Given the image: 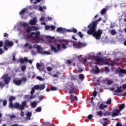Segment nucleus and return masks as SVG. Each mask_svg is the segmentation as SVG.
Listing matches in <instances>:
<instances>
[{
  "label": "nucleus",
  "instance_id": "13",
  "mask_svg": "<svg viewBox=\"0 0 126 126\" xmlns=\"http://www.w3.org/2000/svg\"><path fill=\"white\" fill-rule=\"evenodd\" d=\"M33 8L35 9H38L39 10V11H44V10H46V9H47V7L46 6H43L42 7L40 5H37L35 7H33Z\"/></svg>",
  "mask_w": 126,
  "mask_h": 126
},
{
  "label": "nucleus",
  "instance_id": "44",
  "mask_svg": "<svg viewBox=\"0 0 126 126\" xmlns=\"http://www.w3.org/2000/svg\"><path fill=\"white\" fill-rule=\"evenodd\" d=\"M111 102H112V99H111V98H110L107 101L106 104H107V105H110V104H111Z\"/></svg>",
  "mask_w": 126,
  "mask_h": 126
},
{
  "label": "nucleus",
  "instance_id": "6",
  "mask_svg": "<svg viewBox=\"0 0 126 126\" xmlns=\"http://www.w3.org/2000/svg\"><path fill=\"white\" fill-rule=\"evenodd\" d=\"M45 84L41 85H36L33 86V88L32 89V94L35 93V90H44L45 89Z\"/></svg>",
  "mask_w": 126,
  "mask_h": 126
},
{
  "label": "nucleus",
  "instance_id": "23",
  "mask_svg": "<svg viewBox=\"0 0 126 126\" xmlns=\"http://www.w3.org/2000/svg\"><path fill=\"white\" fill-rule=\"evenodd\" d=\"M65 32H73L74 33H76L77 30L74 28H72L71 29L65 30Z\"/></svg>",
  "mask_w": 126,
  "mask_h": 126
},
{
  "label": "nucleus",
  "instance_id": "59",
  "mask_svg": "<svg viewBox=\"0 0 126 126\" xmlns=\"http://www.w3.org/2000/svg\"><path fill=\"white\" fill-rule=\"evenodd\" d=\"M97 95V92H96L95 91L93 93V96L94 97H96Z\"/></svg>",
  "mask_w": 126,
  "mask_h": 126
},
{
  "label": "nucleus",
  "instance_id": "1",
  "mask_svg": "<svg viewBox=\"0 0 126 126\" xmlns=\"http://www.w3.org/2000/svg\"><path fill=\"white\" fill-rule=\"evenodd\" d=\"M32 43H45V40L47 39H51L49 45L51 48V50L58 53L62 49H66V46L71 47L73 46L76 49H80L82 48V43L73 42L72 41H66L64 39H62L60 41L61 44L57 43L55 42V36L52 37L50 35H41L39 32H32Z\"/></svg>",
  "mask_w": 126,
  "mask_h": 126
},
{
  "label": "nucleus",
  "instance_id": "61",
  "mask_svg": "<svg viewBox=\"0 0 126 126\" xmlns=\"http://www.w3.org/2000/svg\"><path fill=\"white\" fill-rule=\"evenodd\" d=\"M3 36L4 37H8V34L7 33H4Z\"/></svg>",
  "mask_w": 126,
  "mask_h": 126
},
{
  "label": "nucleus",
  "instance_id": "18",
  "mask_svg": "<svg viewBox=\"0 0 126 126\" xmlns=\"http://www.w3.org/2000/svg\"><path fill=\"white\" fill-rule=\"evenodd\" d=\"M99 72L100 70L97 66H95V68H93L91 71L92 73H93L94 74H95V73H99Z\"/></svg>",
  "mask_w": 126,
  "mask_h": 126
},
{
  "label": "nucleus",
  "instance_id": "49",
  "mask_svg": "<svg viewBox=\"0 0 126 126\" xmlns=\"http://www.w3.org/2000/svg\"><path fill=\"white\" fill-rule=\"evenodd\" d=\"M92 118H93V115L90 114L88 116V119L89 120H91V119H92Z\"/></svg>",
  "mask_w": 126,
  "mask_h": 126
},
{
  "label": "nucleus",
  "instance_id": "31",
  "mask_svg": "<svg viewBox=\"0 0 126 126\" xmlns=\"http://www.w3.org/2000/svg\"><path fill=\"white\" fill-rule=\"evenodd\" d=\"M20 80L21 81V83H22V82H24V83H25V82H26V81H27V78H26L25 77H22L20 79Z\"/></svg>",
  "mask_w": 126,
  "mask_h": 126
},
{
  "label": "nucleus",
  "instance_id": "36",
  "mask_svg": "<svg viewBox=\"0 0 126 126\" xmlns=\"http://www.w3.org/2000/svg\"><path fill=\"white\" fill-rule=\"evenodd\" d=\"M103 121H105V122H104L103 123V126H107V121H108V119L107 118H104L103 119Z\"/></svg>",
  "mask_w": 126,
  "mask_h": 126
},
{
  "label": "nucleus",
  "instance_id": "16",
  "mask_svg": "<svg viewBox=\"0 0 126 126\" xmlns=\"http://www.w3.org/2000/svg\"><path fill=\"white\" fill-rule=\"evenodd\" d=\"M13 82L15 85H17V86H19L21 85V80L18 79H14L13 81Z\"/></svg>",
  "mask_w": 126,
  "mask_h": 126
},
{
  "label": "nucleus",
  "instance_id": "34",
  "mask_svg": "<svg viewBox=\"0 0 126 126\" xmlns=\"http://www.w3.org/2000/svg\"><path fill=\"white\" fill-rule=\"evenodd\" d=\"M36 113L37 112H40L41 111H42V108L41 107H38L35 110Z\"/></svg>",
  "mask_w": 126,
  "mask_h": 126
},
{
  "label": "nucleus",
  "instance_id": "26",
  "mask_svg": "<svg viewBox=\"0 0 126 126\" xmlns=\"http://www.w3.org/2000/svg\"><path fill=\"white\" fill-rule=\"evenodd\" d=\"M70 99L71 100H74V101H77L78 98L76 97V96H73V95H71L70 96Z\"/></svg>",
  "mask_w": 126,
  "mask_h": 126
},
{
  "label": "nucleus",
  "instance_id": "39",
  "mask_svg": "<svg viewBox=\"0 0 126 126\" xmlns=\"http://www.w3.org/2000/svg\"><path fill=\"white\" fill-rule=\"evenodd\" d=\"M110 32L111 33V34L112 35H116L117 34V32H116V30H111Z\"/></svg>",
  "mask_w": 126,
  "mask_h": 126
},
{
  "label": "nucleus",
  "instance_id": "8",
  "mask_svg": "<svg viewBox=\"0 0 126 126\" xmlns=\"http://www.w3.org/2000/svg\"><path fill=\"white\" fill-rule=\"evenodd\" d=\"M32 31V27H31L30 28H28L26 30V32L27 33V35L26 36V38L27 40V41H32V32H31L30 34L29 33Z\"/></svg>",
  "mask_w": 126,
  "mask_h": 126
},
{
  "label": "nucleus",
  "instance_id": "12",
  "mask_svg": "<svg viewBox=\"0 0 126 126\" xmlns=\"http://www.w3.org/2000/svg\"><path fill=\"white\" fill-rule=\"evenodd\" d=\"M31 9V6H29V7L28 8H24L23 9H22L19 13V15H20V16H21V17H22V18H23V17H24V14H25V13H26V11H27V10L28 9Z\"/></svg>",
  "mask_w": 126,
  "mask_h": 126
},
{
  "label": "nucleus",
  "instance_id": "50",
  "mask_svg": "<svg viewBox=\"0 0 126 126\" xmlns=\"http://www.w3.org/2000/svg\"><path fill=\"white\" fill-rule=\"evenodd\" d=\"M40 21H44V20H45V16H42L40 19H39Z\"/></svg>",
  "mask_w": 126,
  "mask_h": 126
},
{
  "label": "nucleus",
  "instance_id": "22",
  "mask_svg": "<svg viewBox=\"0 0 126 126\" xmlns=\"http://www.w3.org/2000/svg\"><path fill=\"white\" fill-rule=\"evenodd\" d=\"M57 32H59V33H64L65 32V30L64 28H58L57 30Z\"/></svg>",
  "mask_w": 126,
  "mask_h": 126
},
{
  "label": "nucleus",
  "instance_id": "7",
  "mask_svg": "<svg viewBox=\"0 0 126 126\" xmlns=\"http://www.w3.org/2000/svg\"><path fill=\"white\" fill-rule=\"evenodd\" d=\"M33 49H36L37 50L38 52H39V54H43V55H50L51 53L48 52L47 51H42V48H41V46L39 45H37V44H34L33 46Z\"/></svg>",
  "mask_w": 126,
  "mask_h": 126
},
{
  "label": "nucleus",
  "instance_id": "58",
  "mask_svg": "<svg viewBox=\"0 0 126 126\" xmlns=\"http://www.w3.org/2000/svg\"><path fill=\"white\" fill-rule=\"evenodd\" d=\"M20 116L21 117H24V112L22 111H21Z\"/></svg>",
  "mask_w": 126,
  "mask_h": 126
},
{
  "label": "nucleus",
  "instance_id": "20",
  "mask_svg": "<svg viewBox=\"0 0 126 126\" xmlns=\"http://www.w3.org/2000/svg\"><path fill=\"white\" fill-rule=\"evenodd\" d=\"M78 59L79 62H80V63H85L87 62V60H86V59L84 60L82 59V55H80L78 57Z\"/></svg>",
  "mask_w": 126,
  "mask_h": 126
},
{
  "label": "nucleus",
  "instance_id": "54",
  "mask_svg": "<svg viewBox=\"0 0 126 126\" xmlns=\"http://www.w3.org/2000/svg\"><path fill=\"white\" fill-rule=\"evenodd\" d=\"M47 69L48 70V71H51L52 69H53V68L51 67H47Z\"/></svg>",
  "mask_w": 126,
  "mask_h": 126
},
{
  "label": "nucleus",
  "instance_id": "41",
  "mask_svg": "<svg viewBox=\"0 0 126 126\" xmlns=\"http://www.w3.org/2000/svg\"><path fill=\"white\" fill-rule=\"evenodd\" d=\"M4 87V84L2 83V82H0V88L2 89Z\"/></svg>",
  "mask_w": 126,
  "mask_h": 126
},
{
  "label": "nucleus",
  "instance_id": "57",
  "mask_svg": "<svg viewBox=\"0 0 126 126\" xmlns=\"http://www.w3.org/2000/svg\"><path fill=\"white\" fill-rule=\"evenodd\" d=\"M38 99H39V100L41 101V100H43V99H44V97H43V96H42V95H40L38 97Z\"/></svg>",
  "mask_w": 126,
  "mask_h": 126
},
{
  "label": "nucleus",
  "instance_id": "43",
  "mask_svg": "<svg viewBox=\"0 0 126 126\" xmlns=\"http://www.w3.org/2000/svg\"><path fill=\"white\" fill-rule=\"evenodd\" d=\"M36 79H37L38 80H40V81H43V80H44V79L40 76L36 77Z\"/></svg>",
  "mask_w": 126,
  "mask_h": 126
},
{
  "label": "nucleus",
  "instance_id": "62",
  "mask_svg": "<svg viewBox=\"0 0 126 126\" xmlns=\"http://www.w3.org/2000/svg\"><path fill=\"white\" fill-rule=\"evenodd\" d=\"M116 126H123V125L122 124V123H117L116 124Z\"/></svg>",
  "mask_w": 126,
  "mask_h": 126
},
{
  "label": "nucleus",
  "instance_id": "21",
  "mask_svg": "<svg viewBox=\"0 0 126 126\" xmlns=\"http://www.w3.org/2000/svg\"><path fill=\"white\" fill-rule=\"evenodd\" d=\"M26 120H31V116H32V113L30 112H28L27 113H26Z\"/></svg>",
  "mask_w": 126,
  "mask_h": 126
},
{
  "label": "nucleus",
  "instance_id": "24",
  "mask_svg": "<svg viewBox=\"0 0 126 126\" xmlns=\"http://www.w3.org/2000/svg\"><path fill=\"white\" fill-rule=\"evenodd\" d=\"M24 47V48H28V49H29L30 50H31L32 49V45L28 43H26Z\"/></svg>",
  "mask_w": 126,
  "mask_h": 126
},
{
  "label": "nucleus",
  "instance_id": "48",
  "mask_svg": "<svg viewBox=\"0 0 126 126\" xmlns=\"http://www.w3.org/2000/svg\"><path fill=\"white\" fill-rule=\"evenodd\" d=\"M112 83H113V81H111V80H108L107 81V84H108L109 85L112 84Z\"/></svg>",
  "mask_w": 126,
  "mask_h": 126
},
{
  "label": "nucleus",
  "instance_id": "9",
  "mask_svg": "<svg viewBox=\"0 0 126 126\" xmlns=\"http://www.w3.org/2000/svg\"><path fill=\"white\" fill-rule=\"evenodd\" d=\"M117 89L116 90L113 88H112L110 89V90L112 91H115V92H118V93H120L121 92H123L125 89L126 88V84L123 85L122 87H117Z\"/></svg>",
  "mask_w": 126,
  "mask_h": 126
},
{
  "label": "nucleus",
  "instance_id": "30",
  "mask_svg": "<svg viewBox=\"0 0 126 126\" xmlns=\"http://www.w3.org/2000/svg\"><path fill=\"white\" fill-rule=\"evenodd\" d=\"M69 94H74L75 93V90L74 89L72 88V89L69 90Z\"/></svg>",
  "mask_w": 126,
  "mask_h": 126
},
{
  "label": "nucleus",
  "instance_id": "47",
  "mask_svg": "<svg viewBox=\"0 0 126 126\" xmlns=\"http://www.w3.org/2000/svg\"><path fill=\"white\" fill-rule=\"evenodd\" d=\"M78 35H79V36H80V38H83V34H82V33H81V32H78Z\"/></svg>",
  "mask_w": 126,
  "mask_h": 126
},
{
  "label": "nucleus",
  "instance_id": "46",
  "mask_svg": "<svg viewBox=\"0 0 126 126\" xmlns=\"http://www.w3.org/2000/svg\"><path fill=\"white\" fill-rule=\"evenodd\" d=\"M80 79H84V74H80L79 75Z\"/></svg>",
  "mask_w": 126,
  "mask_h": 126
},
{
  "label": "nucleus",
  "instance_id": "14",
  "mask_svg": "<svg viewBox=\"0 0 126 126\" xmlns=\"http://www.w3.org/2000/svg\"><path fill=\"white\" fill-rule=\"evenodd\" d=\"M117 72H119V76H120V77L123 76V73L124 74H126V70L123 69H121V68L117 69Z\"/></svg>",
  "mask_w": 126,
  "mask_h": 126
},
{
  "label": "nucleus",
  "instance_id": "51",
  "mask_svg": "<svg viewBox=\"0 0 126 126\" xmlns=\"http://www.w3.org/2000/svg\"><path fill=\"white\" fill-rule=\"evenodd\" d=\"M104 70L105 71H106V72H109V68L108 67H105Z\"/></svg>",
  "mask_w": 126,
  "mask_h": 126
},
{
  "label": "nucleus",
  "instance_id": "37",
  "mask_svg": "<svg viewBox=\"0 0 126 126\" xmlns=\"http://www.w3.org/2000/svg\"><path fill=\"white\" fill-rule=\"evenodd\" d=\"M28 23H24L21 25V26H22V27H24V28H25L26 27H28Z\"/></svg>",
  "mask_w": 126,
  "mask_h": 126
},
{
  "label": "nucleus",
  "instance_id": "40",
  "mask_svg": "<svg viewBox=\"0 0 126 126\" xmlns=\"http://www.w3.org/2000/svg\"><path fill=\"white\" fill-rule=\"evenodd\" d=\"M21 70H22V71H25V69H26V66L25 65H23L21 67Z\"/></svg>",
  "mask_w": 126,
  "mask_h": 126
},
{
  "label": "nucleus",
  "instance_id": "11",
  "mask_svg": "<svg viewBox=\"0 0 126 126\" xmlns=\"http://www.w3.org/2000/svg\"><path fill=\"white\" fill-rule=\"evenodd\" d=\"M1 78H3L5 84H8V83L10 82V77H8V74H7L3 75Z\"/></svg>",
  "mask_w": 126,
  "mask_h": 126
},
{
  "label": "nucleus",
  "instance_id": "35",
  "mask_svg": "<svg viewBox=\"0 0 126 126\" xmlns=\"http://www.w3.org/2000/svg\"><path fill=\"white\" fill-rule=\"evenodd\" d=\"M96 114L99 117H102L103 116V112L101 111L97 112Z\"/></svg>",
  "mask_w": 126,
  "mask_h": 126
},
{
  "label": "nucleus",
  "instance_id": "19",
  "mask_svg": "<svg viewBox=\"0 0 126 126\" xmlns=\"http://www.w3.org/2000/svg\"><path fill=\"white\" fill-rule=\"evenodd\" d=\"M45 29L46 30H49V31H51V30L53 31L55 30V29H56V27H55L54 26H45Z\"/></svg>",
  "mask_w": 126,
  "mask_h": 126
},
{
  "label": "nucleus",
  "instance_id": "15",
  "mask_svg": "<svg viewBox=\"0 0 126 126\" xmlns=\"http://www.w3.org/2000/svg\"><path fill=\"white\" fill-rule=\"evenodd\" d=\"M4 45L8 47H12L13 46V42L9 41L8 40L6 39L4 42Z\"/></svg>",
  "mask_w": 126,
  "mask_h": 126
},
{
  "label": "nucleus",
  "instance_id": "3",
  "mask_svg": "<svg viewBox=\"0 0 126 126\" xmlns=\"http://www.w3.org/2000/svg\"><path fill=\"white\" fill-rule=\"evenodd\" d=\"M86 58L88 60L95 61L97 64H107L108 65H111V66L115 65V62L110 61L107 59L103 60L99 57L96 58L93 53L88 55Z\"/></svg>",
  "mask_w": 126,
  "mask_h": 126
},
{
  "label": "nucleus",
  "instance_id": "32",
  "mask_svg": "<svg viewBox=\"0 0 126 126\" xmlns=\"http://www.w3.org/2000/svg\"><path fill=\"white\" fill-rule=\"evenodd\" d=\"M50 90H51V91H56L58 90V88L54 86H51L50 88Z\"/></svg>",
  "mask_w": 126,
  "mask_h": 126
},
{
  "label": "nucleus",
  "instance_id": "64",
  "mask_svg": "<svg viewBox=\"0 0 126 126\" xmlns=\"http://www.w3.org/2000/svg\"><path fill=\"white\" fill-rule=\"evenodd\" d=\"M72 38L73 39V40H76V38H75V35H73L72 36Z\"/></svg>",
  "mask_w": 126,
  "mask_h": 126
},
{
  "label": "nucleus",
  "instance_id": "2",
  "mask_svg": "<svg viewBox=\"0 0 126 126\" xmlns=\"http://www.w3.org/2000/svg\"><path fill=\"white\" fill-rule=\"evenodd\" d=\"M101 19H102V18L100 17L97 20L93 22L88 26L89 30L87 32L88 34L89 35H92L97 40H99L100 37H101V35L103 34V32H102L101 30H98L96 32L97 25L98 24V22H99Z\"/></svg>",
  "mask_w": 126,
  "mask_h": 126
},
{
  "label": "nucleus",
  "instance_id": "63",
  "mask_svg": "<svg viewBox=\"0 0 126 126\" xmlns=\"http://www.w3.org/2000/svg\"><path fill=\"white\" fill-rule=\"evenodd\" d=\"M47 19H48V20H49V21H51V20H52L53 19V18L50 17H47Z\"/></svg>",
  "mask_w": 126,
  "mask_h": 126
},
{
  "label": "nucleus",
  "instance_id": "28",
  "mask_svg": "<svg viewBox=\"0 0 126 126\" xmlns=\"http://www.w3.org/2000/svg\"><path fill=\"white\" fill-rule=\"evenodd\" d=\"M37 23V18L33 17L32 19V25H35Z\"/></svg>",
  "mask_w": 126,
  "mask_h": 126
},
{
  "label": "nucleus",
  "instance_id": "10",
  "mask_svg": "<svg viewBox=\"0 0 126 126\" xmlns=\"http://www.w3.org/2000/svg\"><path fill=\"white\" fill-rule=\"evenodd\" d=\"M19 63H20L21 64H23L25 63H32V60H28L27 58L24 57V58H20L18 61Z\"/></svg>",
  "mask_w": 126,
  "mask_h": 126
},
{
  "label": "nucleus",
  "instance_id": "42",
  "mask_svg": "<svg viewBox=\"0 0 126 126\" xmlns=\"http://www.w3.org/2000/svg\"><path fill=\"white\" fill-rule=\"evenodd\" d=\"M38 29H39V28L38 27H34L32 26V31H36V30H38Z\"/></svg>",
  "mask_w": 126,
  "mask_h": 126
},
{
  "label": "nucleus",
  "instance_id": "45",
  "mask_svg": "<svg viewBox=\"0 0 126 126\" xmlns=\"http://www.w3.org/2000/svg\"><path fill=\"white\" fill-rule=\"evenodd\" d=\"M3 106H6V104H7V101H6V100H3Z\"/></svg>",
  "mask_w": 126,
  "mask_h": 126
},
{
  "label": "nucleus",
  "instance_id": "17",
  "mask_svg": "<svg viewBox=\"0 0 126 126\" xmlns=\"http://www.w3.org/2000/svg\"><path fill=\"white\" fill-rule=\"evenodd\" d=\"M36 66L40 71H43L44 70V64L37 63Z\"/></svg>",
  "mask_w": 126,
  "mask_h": 126
},
{
  "label": "nucleus",
  "instance_id": "52",
  "mask_svg": "<svg viewBox=\"0 0 126 126\" xmlns=\"http://www.w3.org/2000/svg\"><path fill=\"white\" fill-rule=\"evenodd\" d=\"M7 45H4V50H5V51H7V50H8V48H7Z\"/></svg>",
  "mask_w": 126,
  "mask_h": 126
},
{
  "label": "nucleus",
  "instance_id": "33",
  "mask_svg": "<svg viewBox=\"0 0 126 126\" xmlns=\"http://www.w3.org/2000/svg\"><path fill=\"white\" fill-rule=\"evenodd\" d=\"M37 102L33 101L32 102V108H36L37 107Z\"/></svg>",
  "mask_w": 126,
  "mask_h": 126
},
{
  "label": "nucleus",
  "instance_id": "4",
  "mask_svg": "<svg viewBox=\"0 0 126 126\" xmlns=\"http://www.w3.org/2000/svg\"><path fill=\"white\" fill-rule=\"evenodd\" d=\"M26 105H27V101H22L21 104H19L18 102H15L14 104H13L12 102H9V108H13L14 109H17V110H20V111H23V110H24Z\"/></svg>",
  "mask_w": 126,
  "mask_h": 126
},
{
  "label": "nucleus",
  "instance_id": "53",
  "mask_svg": "<svg viewBox=\"0 0 126 126\" xmlns=\"http://www.w3.org/2000/svg\"><path fill=\"white\" fill-rule=\"evenodd\" d=\"M35 0V1L33 2V3H34V4H36V3H38V2H40V1H41V0Z\"/></svg>",
  "mask_w": 126,
  "mask_h": 126
},
{
  "label": "nucleus",
  "instance_id": "38",
  "mask_svg": "<svg viewBox=\"0 0 126 126\" xmlns=\"http://www.w3.org/2000/svg\"><path fill=\"white\" fill-rule=\"evenodd\" d=\"M111 113L109 111H106L104 113V116H111Z\"/></svg>",
  "mask_w": 126,
  "mask_h": 126
},
{
  "label": "nucleus",
  "instance_id": "56",
  "mask_svg": "<svg viewBox=\"0 0 126 126\" xmlns=\"http://www.w3.org/2000/svg\"><path fill=\"white\" fill-rule=\"evenodd\" d=\"M3 46V41H0V48H1Z\"/></svg>",
  "mask_w": 126,
  "mask_h": 126
},
{
  "label": "nucleus",
  "instance_id": "5",
  "mask_svg": "<svg viewBox=\"0 0 126 126\" xmlns=\"http://www.w3.org/2000/svg\"><path fill=\"white\" fill-rule=\"evenodd\" d=\"M125 107H126L125 104L120 105L119 109H116L114 111H113L111 114V116L114 118V117H117V116H119L120 112H121L123 109H124Z\"/></svg>",
  "mask_w": 126,
  "mask_h": 126
},
{
  "label": "nucleus",
  "instance_id": "55",
  "mask_svg": "<svg viewBox=\"0 0 126 126\" xmlns=\"http://www.w3.org/2000/svg\"><path fill=\"white\" fill-rule=\"evenodd\" d=\"M12 61L13 62H16V59H15V55H13Z\"/></svg>",
  "mask_w": 126,
  "mask_h": 126
},
{
  "label": "nucleus",
  "instance_id": "25",
  "mask_svg": "<svg viewBox=\"0 0 126 126\" xmlns=\"http://www.w3.org/2000/svg\"><path fill=\"white\" fill-rule=\"evenodd\" d=\"M107 10H108V8H103L101 11H100V14L101 15H103V14H105V13H106Z\"/></svg>",
  "mask_w": 126,
  "mask_h": 126
},
{
  "label": "nucleus",
  "instance_id": "29",
  "mask_svg": "<svg viewBox=\"0 0 126 126\" xmlns=\"http://www.w3.org/2000/svg\"><path fill=\"white\" fill-rule=\"evenodd\" d=\"M13 100H15V96L11 95L9 97V102H12Z\"/></svg>",
  "mask_w": 126,
  "mask_h": 126
},
{
  "label": "nucleus",
  "instance_id": "27",
  "mask_svg": "<svg viewBox=\"0 0 126 126\" xmlns=\"http://www.w3.org/2000/svg\"><path fill=\"white\" fill-rule=\"evenodd\" d=\"M99 108L101 109V110H103V109H106V108H108V105L100 104Z\"/></svg>",
  "mask_w": 126,
  "mask_h": 126
},
{
  "label": "nucleus",
  "instance_id": "60",
  "mask_svg": "<svg viewBox=\"0 0 126 126\" xmlns=\"http://www.w3.org/2000/svg\"><path fill=\"white\" fill-rule=\"evenodd\" d=\"M15 117H16L15 115H12L10 116V119H14V118H15Z\"/></svg>",
  "mask_w": 126,
  "mask_h": 126
}]
</instances>
